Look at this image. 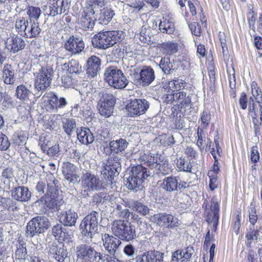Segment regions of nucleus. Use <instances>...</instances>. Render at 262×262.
<instances>
[{
	"label": "nucleus",
	"mask_w": 262,
	"mask_h": 262,
	"mask_svg": "<svg viewBox=\"0 0 262 262\" xmlns=\"http://www.w3.org/2000/svg\"><path fill=\"white\" fill-rule=\"evenodd\" d=\"M123 37L122 31H106L95 35L92 38V42L95 48L106 49L120 41Z\"/></svg>",
	"instance_id": "nucleus-1"
},
{
	"label": "nucleus",
	"mask_w": 262,
	"mask_h": 262,
	"mask_svg": "<svg viewBox=\"0 0 262 262\" xmlns=\"http://www.w3.org/2000/svg\"><path fill=\"white\" fill-rule=\"evenodd\" d=\"M111 230L113 234L120 241L129 242L137 237L135 226L124 220H114L112 223Z\"/></svg>",
	"instance_id": "nucleus-2"
},
{
	"label": "nucleus",
	"mask_w": 262,
	"mask_h": 262,
	"mask_svg": "<svg viewBox=\"0 0 262 262\" xmlns=\"http://www.w3.org/2000/svg\"><path fill=\"white\" fill-rule=\"evenodd\" d=\"M15 27L18 33L29 38L39 37L41 31L38 23L20 16L16 18Z\"/></svg>",
	"instance_id": "nucleus-3"
},
{
	"label": "nucleus",
	"mask_w": 262,
	"mask_h": 262,
	"mask_svg": "<svg viewBox=\"0 0 262 262\" xmlns=\"http://www.w3.org/2000/svg\"><path fill=\"white\" fill-rule=\"evenodd\" d=\"M81 188V193L87 196L94 191L102 190L104 187L99 178L91 172L83 173L79 180Z\"/></svg>",
	"instance_id": "nucleus-4"
},
{
	"label": "nucleus",
	"mask_w": 262,
	"mask_h": 262,
	"mask_svg": "<svg viewBox=\"0 0 262 262\" xmlns=\"http://www.w3.org/2000/svg\"><path fill=\"white\" fill-rule=\"evenodd\" d=\"M97 108L99 114L105 118L110 117L114 110L116 98L111 93L101 91L98 94Z\"/></svg>",
	"instance_id": "nucleus-5"
},
{
	"label": "nucleus",
	"mask_w": 262,
	"mask_h": 262,
	"mask_svg": "<svg viewBox=\"0 0 262 262\" xmlns=\"http://www.w3.org/2000/svg\"><path fill=\"white\" fill-rule=\"evenodd\" d=\"M99 213L92 211L81 221L80 228L81 233L88 237L92 238L98 230V220Z\"/></svg>",
	"instance_id": "nucleus-6"
},
{
	"label": "nucleus",
	"mask_w": 262,
	"mask_h": 262,
	"mask_svg": "<svg viewBox=\"0 0 262 262\" xmlns=\"http://www.w3.org/2000/svg\"><path fill=\"white\" fill-rule=\"evenodd\" d=\"M77 257L85 262H100L102 255L97 252L93 247L86 244H82L76 248Z\"/></svg>",
	"instance_id": "nucleus-7"
},
{
	"label": "nucleus",
	"mask_w": 262,
	"mask_h": 262,
	"mask_svg": "<svg viewBox=\"0 0 262 262\" xmlns=\"http://www.w3.org/2000/svg\"><path fill=\"white\" fill-rule=\"evenodd\" d=\"M53 73V70L52 68L42 67L35 79V89L38 92L44 91L50 84Z\"/></svg>",
	"instance_id": "nucleus-8"
},
{
	"label": "nucleus",
	"mask_w": 262,
	"mask_h": 262,
	"mask_svg": "<svg viewBox=\"0 0 262 262\" xmlns=\"http://www.w3.org/2000/svg\"><path fill=\"white\" fill-rule=\"evenodd\" d=\"M62 57L57 58V69L58 75H68L70 74H80L81 71V66L78 61L71 59L68 62H64Z\"/></svg>",
	"instance_id": "nucleus-9"
},
{
	"label": "nucleus",
	"mask_w": 262,
	"mask_h": 262,
	"mask_svg": "<svg viewBox=\"0 0 262 262\" xmlns=\"http://www.w3.org/2000/svg\"><path fill=\"white\" fill-rule=\"evenodd\" d=\"M149 106V103L145 99L132 100L126 105L127 115L130 117L140 116L145 113Z\"/></svg>",
	"instance_id": "nucleus-10"
},
{
	"label": "nucleus",
	"mask_w": 262,
	"mask_h": 262,
	"mask_svg": "<svg viewBox=\"0 0 262 262\" xmlns=\"http://www.w3.org/2000/svg\"><path fill=\"white\" fill-rule=\"evenodd\" d=\"M71 0H52L49 6H45L43 10L46 15L54 16L66 13L70 8Z\"/></svg>",
	"instance_id": "nucleus-11"
},
{
	"label": "nucleus",
	"mask_w": 262,
	"mask_h": 262,
	"mask_svg": "<svg viewBox=\"0 0 262 262\" xmlns=\"http://www.w3.org/2000/svg\"><path fill=\"white\" fill-rule=\"evenodd\" d=\"M63 47L72 56L79 54L84 48V43L80 36L71 35L64 42Z\"/></svg>",
	"instance_id": "nucleus-12"
},
{
	"label": "nucleus",
	"mask_w": 262,
	"mask_h": 262,
	"mask_svg": "<svg viewBox=\"0 0 262 262\" xmlns=\"http://www.w3.org/2000/svg\"><path fill=\"white\" fill-rule=\"evenodd\" d=\"M43 98L47 99V101L48 102L47 107L49 111L56 112L59 109L64 107L68 104V101L65 98L58 96L53 92L46 93Z\"/></svg>",
	"instance_id": "nucleus-13"
},
{
	"label": "nucleus",
	"mask_w": 262,
	"mask_h": 262,
	"mask_svg": "<svg viewBox=\"0 0 262 262\" xmlns=\"http://www.w3.org/2000/svg\"><path fill=\"white\" fill-rule=\"evenodd\" d=\"M154 221L159 226L168 228L178 227L180 225V221L177 217L165 213L155 214Z\"/></svg>",
	"instance_id": "nucleus-14"
},
{
	"label": "nucleus",
	"mask_w": 262,
	"mask_h": 262,
	"mask_svg": "<svg viewBox=\"0 0 262 262\" xmlns=\"http://www.w3.org/2000/svg\"><path fill=\"white\" fill-rule=\"evenodd\" d=\"M103 245L106 252L110 255L115 256L122 244L121 241L115 235L104 233L102 235Z\"/></svg>",
	"instance_id": "nucleus-15"
},
{
	"label": "nucleus",
	"mask_w": 262,
	"mask_h": 262,
	"mask_svg": "<svg viewBox=\"0 0 262 262\" xmlns=\"http://www.w3.org/2000/svg\"><path fill=\"white\" fill-rule=\"evenodd\" d=\"M48 253L51 257L54 258L58 262H64L68 256L67 250L62 244L57 245L55 243H52L49 245Z\"/></svg>",
	"instance_id": "nucleus-16"
},
{
	"label": "nucleus",
	"mask_w": 262,
	"mask_h": 262,
	"mask_svg": "<svg viewBox=\"0 0 262 262\" xmlns=\"http://www.w3.org/2000/svg\"><path fill=\"white\" fill-rule=\"evenodd\" d=\"M80 20L81 27L84 30H88L93 28L95 25V21L97 20L98 16L95 13L94 8L92 7L87 8L84 12Z\"/></svg>",
	"instance_id": "nucleus-17"
},
{
	"label": "nucleus",
	"mask_w": 262,
	"mask_h": 262,
	"mask_svg": "<svg viewBox=\"0 0 262 262\" xmlns=\"http://www.w3.org/2000/svg\"><path fill=\"white\" fill-rule=\"evenodd\" d=\"M210 209L211 211L207 215L206 221L210 225H212L211 229L215 232L217 229L219 219L220 206L217 201L214 198L211 200Z\"/></svg>",
	"instance_id": "nucleus-18"
},
{
	"label": "nucleus",
	"mask_w": 262,
	"mask_h": 262,
	"mask_svg": "<svg viewBox=\"0 0 262 262\" xmlns=\"http://www.w3.org/2000/svg\"><path fill=\"white\" fill-rule=\"evenodd\" d=\"M155 79V72L150 67H144L141 70L136 80L142 86L149 85Z\"/></svg>",
	"instance_id": "nucleus-19"
},
{
	"label": "nucleus",
	"mask_w": 262,
	"mask_h": 262,
	"mask_svg": "<svg viewBox=\"0 0 262 262\" xmlns=\"http://www.w3.org/2000/svg\"><path fill=\"white\" fill-rule=\"evenodd\" d=\"M57 182L58 181L51 175L49 177V181L47 182V187L46 183L39 182L36 186V189L40 194L46 193L48 195H51L56 190Z\"/></svg>",
	"instance_id": "nucleus-20"
},
{
	"label": "nucleus",
	"mask_w": 262,
	"mask_h": 262,
	"mask_svg": "<svg viewBox=\"0 0 262 262\" xmlns=\"http://www.w3.org/2000/svg\"><path fill=\"white\" fill-rule=\"evenodd\" d=\"M163 253L158 251H148L138 255L136 262H162Z\"/></svg>",
	"instance_id": "nucleus-21"
},
{
	"label": "nucleus",
	"mask_w": 262,
	"mask_h": 262,
	"mask_svg": "<svg viewBox=\"0 0 262 262\" xmlns=\"http://www.w3.org/2000/svg\"><path fill=\"white\" fill-rule=\"evenodd\" d=\"M59 221L64 226H75L78 218V214L75 211L69 209L63 212H59Z\"/></svg>",
	"instance_id": "nucleus-22"
},
{
	"label": "nucleus",
	"mask_w": 262,
	"mask_h": 262,
	"mask_svg": "<svg viewBox=\"0 0 262 262\" xmlns=\"http://www.w3.org/2000/svg\"><path fill=\"white\" fill-rule=\"evenodd\" d=\"M101 60L96 56H92L87 60L86 74L89 77L93 78L100 70Z\"/></svg>",
	"instance_id": "nucleus-23"
},
{
	"label": "nucleus",
	"mask_w": 262,
	"mask_h": 262,
	"mask_svg": "<svg viewBox=\"0 0 262 262\" xmlns=\"http://www.w3.org/2000/svg\"><path fill=\"white\" fill-rule=\"evenodd\" d=\"M16 71L9 64H5L2 70V79L7 85H13L16 80L15 77Z\"/></svg>",
	"instance_id": "nucleus-24"
},
{
	"label": "nucleus",
	"mask_w": 262,
	"mask_h": 262,
	"mask_svg": "<svg viewBox=\"0 0 262 262\" xmlns=\"http://www.w3.org/2000/svg\"><path fill=\"white\" fill-rule=\"evenodd\" d=\"M76 167L70 162H66L63 164L62 166V173L64 178L67 180L69 183H73L75 181H77L78 176L76 174Z\"/></svg>",
	"instance_id": "nucleus-25"
},
{
	"label": "nucleus",
	"mask_w": 262,
	"mask_h": 262,
	"mask_svg": "<svg viewBox=\"0 0 262 262\" xmlns=\"http://www.w3.org/2000/svg\"><path fill=\"white\" fill-rule=\"evenodd\" d=\"M6 48L10 52L15 53L24 49L25 43L23 39L18 36L8 38L5 41Z\"/></svg>",
	"instance_id": "nucleus-26"
},
{
	"label": "nucleus",
	"mask_w": 262,
	"mask_h": 262,
	"mask_svg": "<svg viewBox=\"0 0 262 262\" xmlns=\"http://www.w3.org/2000/svg\"><path fill=\"white\" fill-rule=\"evenodd\" d=\"M175 99L179 109L190 106L191 99L190 94L184 91L176 92Z\"/></svg>",
	"instance_id": "nucleus-27"
},
{
	"label": "nucleus",
	"mask_w": 262,
	"mask_h": 262,
	"mask_svg": "<svg viewBox=\"0 0 262 262\" xmlns=\"http://www.w3.org/2000/svg\"><path fill=\"white\" fill-rule=\"evenodd\" d=\"M179 177H168L165 178L161 185V188L168 192L178 191Z\"/></svg>",
	"instance_id": "nucleus-28"
},
{
	"label": "nucleus",
	"mask_w": 262,
	"mask_h": 262,
	"mask_svg": "<svg viewBox=\"0 0 262 262\" xmlns=\"http://www.w3.org/2000/svg\"><path fill=\"white\" fill-rule=\"evenodd\" d=\"M12 195L14 199L17 201L26 202L30 199L31 192L27 187L18 186L13 190Z\"/></svg>",
	"instance_id": "nucleus-29"
},
{
	"label": "nucleus",
	"mask_w": 262,
	"mask_h": 262,
	"mask_svg": "<svg viewBox=\"0 0 262 262\" xmlns=\"http://www.w3.org/2000/svg\"><path fill=\"white\" fill-rule=\"evenodd\" d=\"M192 248L187 247L184 250H178L172 255V262H187L192 255Z\"/></svg>",
	"instance_id": "nucleus-30"
},
{
	"label": "nucleus",
	"mask_w": 262,
	"mask_h": 262,
	"mask_svg": "<svg viewBox=\"0 0 262 262\" xmlns=\"http://www.w3.org/2000/svg\"><path fill=\"white\" fill-rule=\"evenodd\" d=\"M32 229L35 230L36 228L35 225L38 226V230H39L40 232L43 233L47 230L51 226L50 222L48 218L45 216H37L32 219Z\"/></svg>",
	"instance_id": "nucleus-31"
},
{
	"label": "nucleus",
	"mask_w": 262,
	"mask_h": 262,
	"mask_svg": "<svg viewBox=\"0 0 262 262\" xmlns=\"http://www.w3.org/2000/svg\"><path fill=\"white\" fill-rule=\"evenodd\" d=\"M76 133L78 139L82 144L87 145L93 142L94 136L88 128H77Z\"/></svg>",
	"instance_id": "nucleus-32"
},
{
	"label": "nucleus",
	"mask_w": 262,
	"mask_h": 262,
	"mask_svg": "<svg viewBox=\"0 0 262 262\" xmlns=\"http://www.w3.org/2000/svg\"><path fill=\"white\" fill-rule=\"evenodd\" d=\"M128 144V142L125 139L120 138L116 141H111L110 147L112 152L118 154L124 151L127 147Z\"/></svg>",
	"instance_id": "nucleus-33"
},
{
	"label": "nucleus",
	"mask_w": 262,
	"mask_h": 262,
	"mask_svg": "<svg viewBox=\"0 0 262 262\" xmlns=\"http://www.w3.org/2000/svg\"><path fill=\"white\" fill-rule=\"evenodd\" d=\"M52 231V234L55 237L60 241H64L68 238L69 235L67 229L61 224H57L54 225Z\"/></svg>",
	"instance_id": "nucleus-34"
},
{
	"label": "nucleus",
	"mask_w": 262,
	"mask_h": 262,
	"mask_svg": "<svg viewBox=\"0 0 262 262\" xmlns=\"http://www.w3.org/2000/svg\"><path fill=\"white\" fill-rule=\"evenodd\" d=\"M115 15L114 11L110 8L106 7L100 10L99 17L97 19L99 24L106 25L111 21Z\"/></svg>",
	"instance_id": "nucleus-35"
},
{
	"label": "nucleus",
	"mask_w": 262,
	"mask_h": 262,
	"mask_svg": "<svg viewBox=\"0 0 262 262\" xmlns=\"http://www.w3.org/2000/svg\"><path fill=\"white\" fill-rule=\"evenodd\" d=\"M122 71L116 67L110 66L105 69L104 73V80L108 85L114 79H116Z\"/></svg>",
	"instance_id": "nucleus-36"
},
{
	"label": "nucleus",
	"mask_w": 262,
	"mask_h": 262,
	"mask_svg": "<svg viewBox=\"0 0 262 262\" xmlns=\"http://www.w3.org/2000/svg\"><path fill=\"white\" fill-rule=\"evenodd\" d=\"M31 85L21 84L17 86L15 95L17 98L21 100L26 101L29 98L31 95V91L30 90Z\"/></svg>",
	"instance_id": "nucleus-37"
},
{
	"label": "nucleus",
	"mask_w": 262,
	"mask_h": 262,
	"mask_svg": "<svg viewBox=\"0 0 262 262\" xmlns=\"http://www.w3.org/2000/svg\"><path fill=\"white\" fill-rule=\"evenodd\" d=\"M131 172L133 177H136L139 180H140L142 182H143L144 180L150 176L147 173V169L142 165L133 167Z\"/></svg>",
	"instance_id": "nucleus-38"
},
{
	"label": "nucleus",
	"mask_w": 262,
	"mask_h": 262,
	"mask_svg": "<svg viewBox=\"0 0 262 262\" xmlns=\"http://www.w3.org/2000/svg\"><path fill=\"white\" fill-rule=\"evenodd\" d=\"M127 84L128 81L122 71H121L120 74H119L117 78L114 79L109 85L116 89H122L125 88Z\"/></svg>",
	"instance_id": "nucleus-39"
},
{
	"label": "nucleus",
	"mask_w": 262,
	"mask_h": 262,
	"mask_svg": "<svg viewBox=\"0 0 262 262\" xmlns=\"http://www.w3.org/2000/svg\"><path fill=\"white\" fill-rule=\"evenodd\" d=\"M174 60H170L169 57H165L161 58L159 66L165 74H169L172 70H174Z\"/></svg>",
	"instance_id": "nucleus-40"
},
{
	"label": "nucleus",
	"mask_w": 262,
	"mask_h": 262,
	"mask_svg": "<svg viewBox=\"0 0 262 262\" xmlns=\"http://www.w3.org/2000/svg\"><path fill=\"white\" fill-rule=\"evenodd\" d=\"M159 30L162 33L171 34L174 31V25L166 18H163L159 25Z\"/></svg>",
	"instance_id": "nucleus-41"
},
{
	"label": "nucleus",
	"mask_w": 262,
	"mask_h": 262,
	"mask_svg": "<svg viewBox=\"0 0 262 262\" xmlns=\"http://www.w3.org/2000/svg\"><path fill=\"white\" fill-rule=\"evenodd\" d=\"M177 167L180 171L191 172L192 166L190 161L186 160L184 158L181 157L176 161Z\"/></svg>",
	"instance_id": "nucleus-42"
},
{
	"label": "nucleus",
	"mask_w": 262,
	"mask_h": 262,
	"mask_svg": "<svg viewBox=\"0 0 262 262\" xmlns=\"http://www.w3.org/2000/svg\"><path fill=\"white\" fill-rule=\"evenodd\" d=\"M159 47L163 50V52L167 54H172L178 51V46L177 43L167 41L159 44Z\"/></svg>",
	"instance_id": "nucleus-43"
},
{
	"label": "nucleus",
	"mask_w": 262,
	"mask_h": 262,
	"mask_svg": "<svg viewBox=\"0 0 262 262\" xmlns=\"http://www.w3.org/2000/svg\"><path fill=\"white\" fill-rule=\"evenodd\" d=\"M62 124L63 128L68 136H70L76 128V122L74 119L64 118Z\"/></svg>",
	"instance_id": "nucleus-44"
},
{
	"label": "nucleus",
	"mask_w": 262,
	"mask_h": 262,
	"mask_svg": "<svg viewBox=\"0 0 262 262\" xmlns=\"http://www.w3.org/2000/svg\"><path fill=\"white\" fill-rule=\"evenodd\" d=\"M116 172H117V168H115L113 165L112 167L110 166L105 167V169L103 170V174L105 175V179L108 185L113 184L114 177Z\"/></svg>",
	"instance_id": "nucleus-45"
},
{
	"label": "nucleus",
	"mask_w": 262,
	"mask_h": 262,
	"mask_svg": "<svg viewBox=\"0 0 262 262\" xmlns=\"http://www.w3.org/2000/svg\"><path fill=\"white\" fill-rule=\"evenodd\" d=\"M251 92L254 100L257 103L262 102V92L255 81L252 82L251 84Z\"/></svg>",
	"instance_id": "nucleus-46"
},
{
	"label": "nucleus",
	"mask_w": 262,
	"mask_h": 262,
	"mask_svg": "<svg viewBox=\"0 0 262 262\" xmlns=\"http://www.w3.org/2000/svg\"><path fill=\"white\" fill-rule=\"evenodd\" d=\"M133 205L134 206V211L140 215L146 216L149 214L150 209L143 203L138 201V202L133 203Z\"/></svg>",
	"instance_id": "nucleus-47"
},
{
	"label": "nucleus",
	"mask_w": 262,
	"mask_h": 262,
	"mask_svg": "<svg viewBox=\"0 0 262 262\" xmlns=\"http://www.w3.org/2000/svg\"><path fill=\"white\" fill-rule=\"evenodd\" d=\"M143 182L141 180H139L135 177H133L131 175L127 179L126 186L129 190H134L136 188L141 189L140 187H142Z\"/></svg>",
	"instance_id": "nucleus-48"
},
{
	"label": "nucleus",
	"mask_w": 262,
	"mask_h": 262,
	"mask_svg": "<svg viewBox=\"0 0 262 262\" xmlns=\"http://www.w3.org/2000/svg\"><path fill=\"white\" fill-rule=\"evenodd\" d=\"M159 162L158 166L156 168L158 173H160L163 175H166L171 172V168L166 160L162 159L160 160Z\"/></svg>",
	"instance_id": "nucleus-49"
},
{
	"label": "nucleus",
	"mask_w": 262,
	"mask_h": 262,
	"mask_svg": "<svg viewBox=\"0 0 262 262\" xmlns=\"http://www.w3.org/2000/svg\"><path fill=\"white\" fill-rule=\"evenodd\" d=\"M27 14L29 16V20H37L41 14V10L39 7L30 6L27 9Z\"/></svg>",
	"instance_id": "nucleus-50"
},
{
	"label": "nucleus",
	"mask_w": 262,
	"mask_h": 262,
	"mask_svg": "<svg viewBox=\"0 0 262 262\" xmlns=\"http://www.w3.org/2000/svg\"><path fill=\"white\" fill-rule=\"evenodd\" d=\"M32 222H33L32 219L27 223L25 232L26 236L30 238H33L34 236L38 235V234L42 233L41 232H40L39 230H38V227L37 225H35V227H34L35 228L36 227V229H35V230L34 228L32 229V228H31L32 227L31 225Z\"/></svg>",
	"instance_id": "nucleus-51"
},
{
	"label": "nucleus",
	"mask_w": 262,
	"mask_h": 262,
	"mask_svg": "<svg viewBox=\"0 0 262 262\" xmlns=\"http://www.w3.org/2000/svg\"><path fill=\"white\" fill-rule=\"evenodd\" d=\"M16 259L19 260H25L28 256L27 250L25 247L20 245L17 248L15 253Z\"/></svg>",
	"instance_id": "nucleus-52"
},
{
	"label": "nucleus",
	"mask_w": 262,
	"mask_h": 262,
	"mask_svg": "<svg viewBox=\"0 0 262 262\" xmlns=\"http://www.w3.org/2000/svg\"><path fill=\"white\" fill-rule=\"evenodd\" d=\"M10 145L8 137L0 132V150H6Z\"/></svg>",
	"instance_id": "nucleus-53"
},
{
	"label": "nucleus",
	"mask_w": 262,
	"mask_h": 262,
	"mask_svg": "<svg viewBox=\"0 0 262 262\" xmlns=\"http://www.w3.org/2000/svg\"><path fill=\"white\" fill-rule=\"evenodd\" d=\"M249 217L251 225H252V226H254L257 221L258 217L255 208L252 204L250 205L249 211Z\"/></svg>",
	"instance_id": "nucleus-54"
},
{
	"label": "nucleus",
	"mask_w": 262,
	"mask_h": 262,
	"mask_svg": "<svg viewBox=\"0 0 262 262\" xmlns=\"http://www.w3.org/2000/svg\"><path fill=\"white\" fill-rule=\"evenodd\" d=\"M152 155L153 156H150L148 157L147 164L148 165L150 166L152 168H155L156 169L158 166L159 163L160 162V160H161V159H158V154H153Z\"/></svg>",
	"instance_id": "nucleus-55"
},
{
	"label": "nucleus",
	"mask_w": 262,
	"mask_h": 262,
	"mask_svg": "<svg viewBox=\"0 0 262 262\" xmlns=\"http://www.w3.org/2000/svg\"><path fill=\"white\" fill-rule=\"evenodd\" d=\"M147 33L145 28H142L139 35V38L141 42L149 44L150 42V37L149 33Z\"/></svg>",
	"instance_id": "nucleus-56"
},
{
	"label": "nucleus",
	"mask_w": 262,
	"mask_h": 262,
	"mask_svg": "<svg viewBox=\"0 0 262 262\" xmlns=\"http://www.w3.org/2000/svg\"><path fill=\"white\" fill-rule=\"evenodd\" d=\"M219 37L221 45L222 48V52L224 56L226 55L228 53L227 46L226 43V39L224 33L220 32Z\"/></svg>",
	"instance_id": "nucleus-57"
},
{
	"label": "nucleus",
	"mask_w": 262,
	"mask_h": 262,
	"mask_svg": "<svg viewBox=\"0 0 262 262\" xmlns=\"http://www.w3.org/2000/svg\"><path fill=\"white\" fill-rule=\"evenodd\" d=\"M189 28L190 29L192 34L196 36H200L201 35V26L198 23L196 22L191 23L189 25Z\"/></svg>",
	"instance_id": "nucleus-58"
},
{
	"label": "nucleus",
	"mask_w": 262,
	"mask_h": 262,
	"mask_svg": "<svg viewBox=\"0 0 262 262\" xmlns=\"http://www.w3.org/2000/svg\"><path fill=\"white\" fill-rule=\"evenodd\" d=\"M123 252L127 256L133 257L136 254V249L133 245L128 244L124 247Z\"/></svg>",
	"instance_id": "nucleus-59"
},
{
	"label": "nucleus",
	"mask_w": 262,
	"mask_h": 262,
	"mask_svg": "<svg viewBox=\"0 0 262 262\" xmlns=\"http://www.w3.org/2000/svg\"><path fill=\"white\" fill-rule=\"evenodd\" d=\"M211 119V115L210 112L207 110H204L201 117L202 124H203L204 127L207 126L209 124Z\"/></svg>",
	"instance_id": "nucleus-60"
},
{
	"label": "nucleus",
	"mask_w": 262,
	"mask_h": 262,
	"mask_svg": "<svg viewBox=\"0 0 262 262\" xmlns=\"http://www.w3.org/2000/svg\"><path fill=\"white\" fill-rule=\"evenodd\" d=\"M246 238L247 239L246 245L249 247H251L252 242H255L258 238L256 235L250 230L247 233Z\"/></svg>",
	"instance_id": "nucleus-61"
},
{
	"label": "nucleus",
	"mask_w": 262,
	"mask_h": 262,
	"mask_svg": "<svg viewBox=\"0 0 262 262\" xmlns=\"http://www.w3.org/2000/svg\"><path fill=\"white\" fill-rule=\"evenodd\" d=\"M210 173V172L209 173L210 178L209 187L211 190H213L218 186L217 176L216 174L211 175Z\"/></svg>",
	"instance_id": "nucleus-62"
},
{
	"label": "nucleus",
	"mask_w": 262,
	"mask_h": 262,
	"mask_svg": "<svg viewBox=\"0 0 262 262\" xmlns=\"http://www.w3.org/2000/svg\"><path fill=\"white\" fill-rule=\"evenodd\" d=\"M185 127V124L184 119L181 117H176L174 123V128L178 130L184 129Z\"/></svg>",
	"instance_id": "nucleus-63"
},
{
	"label": "nucleus",
	"mask_w": 262,
	"mask_h": 262,
	"mask_svg": "<svg viewBox=\"0 0 262 262\" xmlns=\"http://www.w3.org/2000/svg\"><path fill=\"white\" fill-rule=\"evenodd\" d=\"M251 159L253 162H257L259 159V155L257 150V146H254L251 150Z\"/></svg>",
	"instance_id": "nucleus-64"
}]
</instances>
